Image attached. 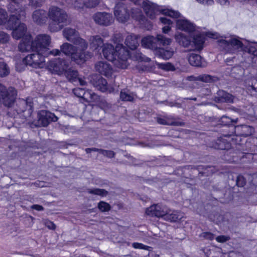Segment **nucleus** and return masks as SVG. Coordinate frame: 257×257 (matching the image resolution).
<instances>
[{
  "label": "nucleus",
  "mask_w": 257,
  "mask_h": 257,
  "mask_svg": "<svg viewBox=\"0 0 257 257\" xmlns=\"http://www.w3.org/2000/svg\"><path fill=\"white\" fill-rule=\"evenodd\" d=\"M206 36L213 38L218 39V44L220 49L226 53L236 54L238 52L247 53L250 55L251 62L257 66V43L246 41L247 43H243L240 38L236 36L230 37L227 36H219L217 33L208 32Z\"/></svg>",
  "instance_id": "1"
},
{
  "label": "nucleus",
  "mask_w": 257,
  "mask_h": 257,
  "mask_svg": "<svg viewBox=\"0 0 257 257\" xmlns=\"http://www.w3.org/2000/svg\"><path fill=\"white\" fill-rule=\"evenodd\" d=\"M102 53L105 59L112 62L116 67L121 69L127 67L130 53L126 48L116 45L114 48L111 44L106 43L103 45Z\"/></svg>",
  "instance_id": "2"
},
{
  "label": "nucleus",
  "mask_w": 257,
  "mask_h": 257,
  "mask_svg": "<svg viewBox=\"0 0 257 257\" xmlns=\"http://www.w3.org/2000/svg\"><path fill=\"white\" fill-rule=\"evenodd\" d=\"M48 17L49 19L48 28L52 32L60 31L67 24V13L64 10L57 6H52L49 7Z\"/></svg>",
  "instance_id": "3"
},
{
  "label": "nucleus",
  "mask_w": 257,
  "mask_h": 257,
  "mask_svg": "<svg viewBox=\"0 0 257 257\" xmlns=\"http://www.w3.org/2000/svg\"><path fill=\"white\" fill-rule=\"evenodd\" d=\"M190 35L192 39L184 34L177 32L175 35V38L180 45L185 48H189L191 46L197 51L202 50L205 41L204 34L196 32V34Z\"/></svg>",
  "instance_id": "4"
},
{
  "label": "nucleus",
  "mask_w": 257,
  "mask_h": 257,
  "mask_svg": "<svg viewBox=\"0 0 257 257\" xmlns=\"http://www.w3.org/2000/svg\"><path fill=\"white\" fill-rule=\"evenodd\" d=\"M35 53L27 55L23 59L22 64L21 66L18 62L16 63V68L18 71H22L26 66L29 65L33 68H41L44 66L45 62L43 53L39 51H33Z\"/></svg>",
  "instance_id": "5"
},
{
  "label": "nucleus",
  "mask_w": 257,
  "mask_h": 257,
  "mask_svg": "<svg viewBox=\"0 0 257 257\" xmlns=\"http://www.w3.org/2000/svg\"><path fill=\"white\" fill-rule=\"evenodd\" d=\"M17 95V90L14 87H10L7 89L0 83V100H2L5 106L11 107L14 103Z\"/></svg>",
  "instance_id": "6"
},
{
  "label": "nucleus",
  "mask_w": 257,
  "mask_h": 257,
  "mask_svg": "<svg viewBox=\"0 0 257 257\" xmlns=\"http://www.w3.org/2000/svg\"><path fill=\"white\" fill-rule=\"evenodd\" d=\"M68 62L60 58H54L49 61L47 68L52 73L61 75L68 68Z\"/></svg>",
  "instance_id": "7"
},
{
  "label": "nucleus",
  "mask_w": 257,
  "mask_h": 257,
  "mask_svg": "<svg viewBox=\"0 0 257 257\" xmlns=\"http://www.w3.org/2000/svg\"><path fill=\"white\" fill-rule=\"evenodd\" d=\"M72 43L74 44V46L76 48L78 54L84 55L81 57V61L84 62L91 57V53L86 51L88 48V43L85 39L82 38L80 36Z\"/></svg>",
  "instance_id": "8"
},
{
  "label": "nucleus",
  "mask_w": 257,
  "mask_h": 257,
  "mask_svg": "<svg viewBox=\"0 0 257 257\" xmlns=\"http://www.w3.org/2000/svg\"><path fill=\"white\" fill-rule=\"evenodd\" d=\"M60 49L62 53L67 56H70L72 60L76 63H83V61H81V57L84 55L78 54L76 48L73 45L67 42L64 43L61 46Z\"/></svg>",
  "instance_id": "9"
},
{
  "label": "nucleus",
  "mask_w": 257,
  "mask_h": 257,
  "mask_svg": "<svg viewBox=\"0 0 257 257\" xmlns=\"http://www.w3.org/2000/svg\"><path fill=\"white\" fill-rule=\"evenodd\" d=\"M38 126H47L50 122L57 121L58 118L54 113L50 111L42 110L38 113Z\"/></svg>",
  "instance_id": "10"
},
{
  "label": "nucleus",
  "mask_w": 257,
  "mask_h": 257,
  "mask_svg": "<svg viewBox=\"0 0 257 257\" xmlns=\"http://www.w3.org/2000/svg\"><path fill=\"white\" fill-rule=\"evenodd\" d=\"M51 43V38L47 34L38 35L34 40V44L36 51L40 53H45L48 51V47Z\"/></svg>",
  "instance_id": "11"
},
{
  "label": "nucleus",
  "mask_w": 257,
  "mask_h": 257,
  "mask_svg": "<svg viewBox=\"0 0 257 257\" xmlns=\"http://www.w3.org/2000/svg\"><path fill=\"white\" fill-rule=\"evenodd\" d=\"M92 18L96 24L105 27L110 26L114 21L112 15L106 12H97L93 15Z\"/></svg>",
  "instance_id": "12"
},
{
  "label": "nucleus",
  "mask_w": 257,
  "mask_h": 257,
  "mask_svg": "<svg viewBox=\"0 0 257 257\" xmlns=\"http://www.w3.org/2000/svg\"><path fill=\"white\" fill-rule=\"evenodd\" d=\"M114 14L117 20L124 23L129 19L130 14L126 6L123 3H117L114 10Z\"/></svg>",
  "instance_id": "13"
},
{
  "label": "nucleus",
  "mask_w": 257,
  "mask_h": 257,
  "mask_svg": "<svg viewBox=\"0 0 257 257\" xmlns=\"http://www.w3.org/2000/svg\"><path fill=\"white\" fill-rule=\"evenodd\" d=\"M176 27L178 29L184 31L190 34H196V32L201 33L200 28H196L192 23L186 19H179L176 21Z\"/></svg>",
  "instance_id": "14"
},
{
  "label": "nucleus",
  "mask_w": 257,
  "mask_h": 257,
  "mask_svg": "<svg viewBox=\"0 0 257 257\" xmlns=\"http://www.w3.org/2000/svg\"><path fill=\"white\" fill-rule=\"evenodd\" d=\"M167 211H168V208L165 205L158 204L148 208L146 210V213L150 216L164 218Z\"/></svg>",
  "instance_id": "15"
},
{
  "label": "nucleus",
  "mask_w": 257,
  "mask_h": 257,
  "mask_svg": "<svg viewBox=\"0 0 257 257\" xmlns=\"http://www.w3.org/2000/svg\"><path fill=\"white\" fill-rule=\"evenodd\" d=\"M67 79L72 83H79L81 86H85L87 82L83 79L79 77L78 71L72 68H67L63 72Z\"/></svg>",
  "instance_id": "16"
},
{
  "label": "nucleus",
  "mask_w": 257,
  "mask_h": 257,
  "mask_svg": "<svg viewBox=\"0 0 257 257\" xmlns=\"http://www.w3.org/2000/svg\"><path fill=\"white\" fill-rule=\"evenodd\" d=\"M34 44V41H32L31 35H27L22 38V41L19 45L18 48L20 51L29 52L36 51V48Z\"/></svg>",
  "instance_id": "17"
},
{
  "label": "nucleus",
  "mask_w": 257,
  "mask_h": 257,
  "mask_svg": "<svg viewBox=\"0 0 257 257\" xmlns=\"http://www.w3.org/2000/svg\"><path fill=\"white\" fill-rule=\"evenodd\" d=\"M15 13V15H12L10 16L8 20H6V23L3 25L6 26L7 29L14 30L16 27L18 26V25L20 24L19 20L22 17H25V14L24 16L22 15V13L21 12L16 11V12H13Z\"/></svg>",
  "instance_id": "18"
},
{
  "label": "nucleus",
  "mask_w": 257,
  "mask_h": 257,
  "mask_svg": "<svg viewBox=\"0 0 257 257\" xmlns=\"http://www.w3.org/2000/svg\"><path fill=\"white\" fill-rule=\"evenodd\" d=\"M95 68L96 71L106 77L110 76L112 73L111 66L105 61H99L96 63Z\"/></svg>",
  "instance_id": "19"
},
{
  "label": "nucleus",
  "mask_w": 257,
  "mask_h": 257,
  "mask_svg": "<svg viewBox=\"0 0 257 257\" xmlns=\"http://www.w3.org/2000/svg\"><path fill=\"white\" fill-rule=\"evenodd\" d=\"M48 18V13L42 9L35 11L32 15L33 21L38 25L45 24Z\"/></svg>",
  "instance_id": "20"
},
{
  "label": "nucleus",
  "mask_w": 257,
  "mask_h": 257,
  "mask_svg": "<svg viewBox=\"0 0 257 257\" xmlns=\"http://www.w3.org/2000/svg\"><path fill=\"white\" fill-rule=\"evenodd\" d=\"M214 100L217 103H231L233 102V96L225 91L219 90L217 91Z\"/></svg>",
  "instance_id": "21"
},
{
  "label": "nucleus",
  "mask_w": 257,
  "mask_h": 257,
  "mask_svg": "<svg viewBox=\"0 0 257 257\" xmlns=\"http://www.w3.org/2000/svg\"><path fill=\"white\" fill-rule=\"evenodd\" d=\"M100 2V0H76L74 4V7L77 10L83 9L84 7L89 8H92L97 6Z\"/></svg>",
  "instance_id": "22"
},
{
  "label": "nucleus",
  "mask_w": 257,
  "mask_h": 257,
  "mask_svg": "<svg viewBox=\"0 0 257 257\" xmlns=\"http://www.w3.org/2000/svg\"><path fill=\"white\" fill-rule=\"evenodd\" d=\"M188 61L191 65L195 67H204L207 65L204 59L196 54H191L188 57Z\"/></svg>",
  "instance_id": "23"
},
{
  "label": "nucleus",
  "mask_w": 257,
  "mask_h": 257,
  "mask_svg": "<svg viewBox=\"0 0 257 257\" xmlns=\"http://www.w3.org/2000/svg\"><path fill=\"white\" fill-rule=\"evenodd\" d=\"M63 35L68 41L71 43L80 36L79 33L76 29L69 27L64 29Z\"/></svg>",
  "instance_id": "24"
},
{
  "label": "nucleus",
  "mask_w": 257,
  "mask_h": 257,
  "mask_svg": "<svg viewBox=\"0 0 257 257\" xmlns=\"http://www.w3.org/2000/svg\"><path fill=\"white\" fill-rule=\"evenodd\" d=\"M142 45L146 48L157 50V44L156 37L152 36H148L142 39Z\"/></svg>",
  "instance_id": "25"
},
{
  "label": "nucleus",
  "mask_w": 257,
  "mask_h": 257,
  "mask_svg": "<svg viewBox=\"0 0 257 257\" xmlns=\"http://www.w3.org/2000/svg\"><path fill=\"white\" fill-rule=\"evenodd\" d=\"M27 27L25 24L20 23L13 31V37L16 39H20L24 37L26 34Z\"/></svg>",
  "instance_id": "26"
},
{
  "label": "nucleus",
  "mask_w": 257,
  "mask_h": 257,
  "mask_svg": "<svg viewBox=\"0 0 257 257\" xmlns=\"http://www.w3.org/2000/svg\"><path fill=\"white\" fill-rule=\"evenodd\" d=\"M125 44L132 50L136 49L139 46L138 36L134 34L127 36L125 38Z\"/></svg>",
  "instance_id": "27"
},
{
  "label": "nucleus",
  "mask_w": 257,
  "mask_h": 257,
  "mask_svg": "<svg viewBox=\"0 0 257 257\" xmlns=\"http://www.w3.org/2000/svg\"><path fill=\"white\" fill-rule=\"evenodd\" d=\"M183 217V214L182 213L175 210L171 211L168 209L164 219L172 222H177Z\"/></svg>",
  "instance_id": "28"
},
{
  "label": "nucleus",
  "mask_w": 257,
  "mask_h": 257,
  "mask_svg": "<svg viewBox=\"0 0 257 257\" xmlns=\"http://www.w3.org/2000/svg\"><path fill=\"white\" fill-rule=\"evenodd\" d=\"M95 87L103 92L108 91L111 93L113 91V89L108 85L106 80L102 77H100L98 79L96 82Z\"/></svg>",
  "instance_id": "29"
},
{
  "label": "nucleus",
  "mask_w": 257,
  "mask_h": 257,
  "mask_svg": "<svg viewBox=\"0 0 257 257\" xmlns=\"http://www.w3.org/2000/svg\"><path fill=\"white\" fill-rule=\"evenodd\" d=\"M11 3L8 7L9 11L10 12H16V11L21 12L22 15L24 16L25 11L22 5L21 4L22 0H11Z\"/></svg>",
  "instance_id": "30"
},
{
  "label": "nucleus",
  "mask_w": 257,
  "mask_h": 257,
  "mask_svg": "<svg viewBox=\"0 0 257 257\" xmlns=\"http://www.w3.org/2000/svg\"><path fill=\"white\" fill-rule=\"evenodd\" d=\"M174 53V51L172 48L166 50L164 48H158L155 52L156 55L159 58L164 60H168L171 58Z\"/></svg>",
  "instance_id": "31"
},
{
  "label": "nucleus",
  "mask_w": 257,
  "mask_h": 257,
  "mask_svg": "<svg viewBox=\"0 0 257 257\" xmlns=\"http://www.w3.org/2000/svg\"><path fill=\"white\" fill-rule=\"evenodd\" d=\"M212 147L215 149L226 150L230 147V144L224 138L220 137L212 144Z\"/></svg>",
  "instance_id": "32"
},
{
  "label": "nucleus",
  "mask_w": 257,
  "mask_h": 257,
  "mask_svg": "<svg viewBox=\"0 0 257 257\" xmlns=\"http://www.w3.org/2000/svg\"><path fill=\"white\" fill-rule=\"evenodd\" d=\"M189 81H201L204 82H211L215 81L216 78L208 74L200 75L198 76H190L188 77Z\"/></svg>",
  "instance_id": "33"
},
{
  "label": "nucleus",
  "mask_w": 257,
  "mask_h": 257,
  "mask_svg": "<svg viewBox=\"0 0 257 257\" xmlns=\"http://www.w3.org/2000/svg\"><path fill=\"white\" fill-rule=\"evenodd\" d=\"M156 37L157 49L161 48L160 46H166L171 44L172 39L166 37L162 34H158Z\"/></svg>",
  "instance_id": "34"
},
{
  "label": "nucleus",
  "mask_w": 257,
  "mask_h": 257,
  "mask_svg": "<svg viewBox=\"0 0 257 257\" xmlns=\"http://www.w3.org/2000/svg\"><path fill=\"white\" fill-rule=\"evenodd\" d=\"M91 47L96 49L101 46L103 41L101 38L98 35L91 36L89 39Z\"/></svg>",
  "instance_id": "35"
},
{
  "label": "nucleus",
  "mask_w": 257,
  "mask_h": 257,
  "mask_svg": "<svg viewBox=\"0 0 257 257\" xmlns=\"http://www.w3.org/2000/svg\"><path fill=\"white\" fill-rule=\"evenodd\" d=\"M82 98L85 100L86 102L90 101H97L98 100H100V97L95 94L94 93L92 92L91 91L86 90L84 91V96H83Z\"/></svg>",
  "instance_id": "36"
},
{
  "label": "nucleus",
  "mask_w": 257,
  "mask_h": 257,
  "mask_svg": "<svg viewBox=\"0 0 257 257\" xmlns=\"http://www.w3.org/2000/svg\"><path fill=\"white\" fill-rule=\"evenodd\" d=\"M160 21L162 24L167 25L162 28V32L164 34H168L171 30L170 25L172 24V22L170 19L165 17H161Z\"/></svg>",
  "instance_id": "37"
},
{
  "label": "nucleus",
  "mask_w": 257,
  "mask_h": 257,
  "mask_svg": "<svg viewBox=\"0 0 257 257\" xmlns=\"http://www.w3.org/2000/svg\"><path fill=\"white\" fill-rule=\"evenodd\" d=\"M157 121L159 124H164V125L181 126L184 124L183 122H179V121H171L165 117L158 118Z\"/></svg>",
  "instance_id": "38"
},
{
  "label": "nucleus",
  "mask_w": 257,
  "mask_h": 257,
  "mask_svg": "<svg viewBox=\"0 0 257 257\" xmlns=\"http://www.w3.org/2000/svg\"><path fill=\"white\" fill-rule=\"evenodd\" d=\"M131 13L132 17L137 21L140 22L144 21L145 17L140 9H132Z\"/></svg>",
  "instance_id": "39"
},
{
  "label": "nucleus",
  "mask_w": 257,
  "mask_h": 257,
  "mask_svg": "<svg viewBox=\"0 0 257 257\" xmlns=\"http://www.w3.org/2000/svg\"><path fill=\"white\" fill-rule=\"evenodd\" d=\"M19 105L20 107L19 109L17 110L18 113L25 111L29 107L30 109L32 108L31 103H28L27 101L24 99H21L19 101Z\"/></svg>",
  "instance_id": "40"
},
{
  "label": "nucleus",
  "mask_w": 257,
  "mask_h": 257,
  "mask_svg": "<svg viewBox=\"0 0 257 257\" xmlns=\"http://www.w3.org/2000/svg\"><path fill=\"white\" fill-rule=\"evenodd\" d=\"M209 219L216 224H218L223 220V217L218 212H212L209 215Z\"/></svg>",
  "instance_id": "41"
},
{
  "label": "nucleus",
  "mask_w": 257,
  "mask_h": 257,
  "mask_svg": "<svg viewBox=\"0 0 257 257\" xmlns=\"http://www.w3.org/2000/svg\"><path fill=\"white\" fill-rule=\"evenodd\" d=\"M130 53V57H132V54ZM133 58H135L137 60L141 61H145V62H150L151 61V59L146 57L144 55H143L142 53L139 51H136L134 54V56H132Z\"/></svg>",
  "instance_id": "42"
},
{
  "label": "nucleus",
  "mask_w": 257,
  "mask_h": 257,
  "mask_svg": "<svg viewBox=\"0 0 257 257\" xmlns=\"http://www.w3.org/2000/svg\"><path fill=\"white\" fill-rule=\"evenodd\" d=\"M88 192L90 194L99 195L101 197L106 196L108 194V192L105 190L98 188L88 189Z\"/></svg>",
  "instance_id": "43"
},
{
  "label": "nucleus",
  "mask_w": 257,
  "mask_h": 257,
  "mask_svg": "<svg viewBox=\"0 0 257 257\" xmlns=\"http://www.w3.org/2000/svg\"><path fill=\"white\" fill-rule=\"evenodd\" d=\"M10 73V69L6 63L0 60V76L5 77Z\"/></svg>",
  "instance_id": "44"
},
{
  "label": "nucleus",
  "mask_w": 257,
  "mask_h": 257,
  "mask_svg": "<svg viewBox=\"0 0 257 257\" xmlns=\"http://www.w3.org/2000/svg\"><path fill=\"white\" fill-rule=\"evenodd\" d=\"M157 66L159 68L166 71H174L175 70L174 66L170 63H157Z\"/></svg>",
  "instance_id": "45"
},
{
  "label": "nucleus",
  "mask_w": 257,
  "mask_h": 257,
  "mask_svg": "<svg viewBox=\"0 0 257 257\" xmlns=\"http://www.w3.org/2000/svg\"><path fill=\"white\" fill-rule=\"evenodd\" d=\"M120 98L123 101H132L134 99V94L125 91H121L120 93Z\"/></svg>",
  "instance_id": "46"
},
{
  "label": "nucleus",
  "mask_w": 257,
  "mask_h": 257,
  "mask_svg": "<svg viewBox=\"0 0 257 257\" xmlns=\"http://www.w3.org/2000/svg\"><path fill=\"white\" fill-rule=\"evenodd\" d=\"M112 41L116 45H120L122 48H125L122 44L123 41V36L120 33L115 34L112 38Z\"/></svg>",
  "instance_id": "47"
},
{
  "label": "nucleus",
  "mask_w": 257,
  "mask_h": 257,
  "mask_svg": "<svg viewBox=\"0 0 257 257\" xmlns=\"http://www.w3.org/2000/svg\"><path fill=\"white\" fill-rule=\"evenodd\" d=\"M240 128L242 132V135L247 136L250 135L252 132V128L251 127L246 125H242L240 127H238V128Z\"/></svg>",
  "instance_id": "48"
},
{
  "label": "nucleus",
  "mask_w": 257,
  "mask_h": 257,
  "mask_svg": "<svg viewBox=\"0 0 257 257\" xmlns=\"http://www.w3.org/2000/svg\"><path fill=\"white\" fill-rule=\"evenodd\" d=\"M7 19L8 14L7 11L5 9L0 8V25H3L6 23Z\"/></svg>",
  "instance_id": "49"
},
{
  "label": "nucleus",
  "mask_w": 257,
  "mask_h": 257,
  "mask_svg": "<svg viewBox=\"0 0 257 257\" xmlns=\"http://www.w3.org/2000/svg\"><path fill=\"white\" fill-rule=\"evenodd\" d=\"M99 209L102 212L108 211L110 209V205L103 201H100L98 204Z\"/></svg>",
  "instance_id": "50"
},
{
  "label": "nucleus",
  "mask_w": 257,
  "mask_h": 257,
  "mask_svg": "<svg viewBox=\"0 0 257 257\" xmlns=\"http://www.w3.org/2000/svg\"><path fill=\"white\" fill-rule=\"evenodd\" d=\"M10 40V36L3 31H0V44L7 43Z\"/></svg>",
  "instance_id": "51"
},
{
  "label": "nucleus",
  "mask_w": 257,
  "mask_h": 257,
  "mask_svg": "<svg viewBox=\"0 0 257 257\" xmlns=\"http://www.w3.org/2000/svg\"><path fill=\"white\" fill-rule=\"evenodd\" d=\"M45 0H29V5L35 7H41L45 3Z\"/></svg>",
  "instance_id": "52"
},
{
  "label": "nucleus",
  "mask_w": 257,
  "mask_h": 257,
  "mask_svg": "<svg viewBox=\"0 0 257 257\" xmlns=\"http://www.w3.org/2000/svg\"><path fill=\"white\" fill-rule=\"evenodd\" d=\"M132 246L136 249H141L144 250H150L151 247L144 245L142 243L134 242L132 243Z\"/></svg>",
  "instance_id": "53"
},
{
  "label": "nucleus",
  "mask_w": 257,
  "mask_h": 257,
  "mask_svg": "<svg viewBox=\"0 0 257 257\" xmlns=\"http://www.w3.org/2000/svg\"><path fill=\"white\" fill-rule=\"evenodd\" d=\"M246 183V180L244 177L242 175H238L236 179V184L238 187H242Z\"/></svg>",
  "instance_id": "54"
},
{
  "label": "nucleus",
  "mask_w": 257,
  "mask_h": 257,
  "mask_svg": "<svg viewBox=\"0 0 257 257\" xmlns=\"http://www.w3.org/2000/svg\"><path fill=\"white\" fill-rule=\"evenodd\" d=\"M233 121L234 120H233L231 118L225 115L222 116L220 118V122L223 125H230Z\"/></svg>",
  "instance_id": "55"
},
{
  "label": "nucleus",
  "mask_w": 257,
  "mask_h": 257,
  "mask_svg": "<svg viewBox=\"0 0 257 257\" xmlns=\"http://www.w3.org/2000/svg\"><path fill=\"white\" fill-rule=\"evenodd\" d=\"M85 90L83 88H75L73 89V92L75 95L78 97L82 98L84 96Z\"/></svg>",
  "instance_id": "56"
},
{
  "label": "nucleus",
  "mask_w": 257,
  "mask_h": 257,
  "mask_svg": "<svg viewBox=\"0 0 257 257\" xmlns=\"http://www.w3.org/2000/svg\"><path fill=\"white\" fill-rule=\"evenodd\" d=\"M43 53L44 54V57L48 56L49 55L56 56L60 53V51L58 49H54L52 50H50L48 48V51H46V52Z\"/></svg>",
  "instance_id": "57"
},
{
  "label": "nucleus",
  "mask_w": 257,
  "mask_h": 257,
  "mask_svg": "<svg viewBox=\"0 0 257 257\" xmlns=\"http://www.w3.org/2000/svg\"><path fill=\"white\" fill-rule=\"evenodd\" d=\"M247 89L248 91L253 90L257 92V80L253 79L252 80L251 84L248 85Z\"/></svg>",
  "instance_id": "58"
},
{
  "label": "nucleus",
  "mask_w": 257,
  "mask_h": 257,
  "mask_svg": "<svg viewBox=\"0 0 257 257\" xmlns=\"http://www.w3.org/2000/svg\"><path fill=\"white\" fill-rule=\"evenodd\" d=\"M100 153L110 158H113L114 156V153L113 151L109 150L100 149Z\"/></svg>",
  "instance_id": "59"
},
{
  "label": "nucleus",
  "mask_w": 257,
  "mask_h": 257,
  "mask_svg": "<svg viewBox=\"0 0 257 257\" xmlns=\"http://www.w3.org/2000/svg\"><path fill=\"white\" fill-rule=\"evenodd\" d=\"M229 238L225 235H220L216 237V240L218 242H224L228 240H229Z\"/></svg>",
  "instance_id": "60"
},
{
  "label": "nucleus",
  "mask_w": 257,
  "mask_h": 257,
  "mask_svg": "<svg viewBox=\"0 0 257 257\" xmlns=\"http://www.w3.org/2000/svg\"><path fill=\"white\" fill-rule=\"evenodd\" d=\"M202 236L206 239L212 240L213 239L214 236V235L209 232H205L202 233Z\"/></svg>",
  "instance_id": "61"
},
{
  "label": "nucleus",
  "mask_w": 257,
  "mask_h": 257,
  "mask_svg": "<svg viewBox=\"0 0 257 257\" xmlns=\"http://www.w3.org/2000/svg\"><path fill=\"white\" fill-rule=\"evenodd\" d=\"M198 3L206 5H212L214 4L213 0H196Z\"/></svg>",
  "instance_id": "62"
},
{
  "label": "nucleus",
  "mask_w": 257,
  "mask_h": 257,
  "mask_svg": "<svg viewBox=\"0 0 257 257\" xmlns=\"http://www.w3.org/2000/svg\"><path fill=\"white\" fill-rule=\"evenodd\" d=\"M46 226L51 229H55L56 228L55 224L52 221H48L46 222Z\"/></svg>",
  "instance_id": "63"
},
{
  "label": "nucleus",
  "mask_w": 257,
  "mask_h": 257,
  "mask_svg": "<svg viewBox=\"0 0 257 257\" xmlns=\"http://www.w3.org/2000/svg\"><path fill=\"white\" fill-rule=\"evenodd\" d=\"M31 208L38 211H42L44 210V207L38 204L32 205Z\"/></svg>",
  "instance_id": "64"
}]
</instances>
